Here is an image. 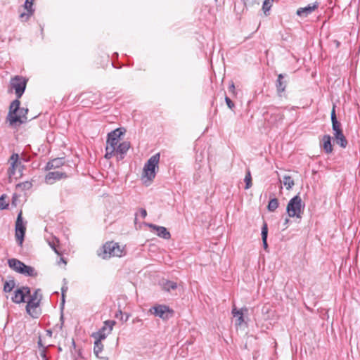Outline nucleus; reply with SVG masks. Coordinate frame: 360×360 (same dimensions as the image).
<instances>
[{"label": "nucleus", "mask_w": 360, "mask_h": 360, "mask_svg": "<svg viewBox=\"0 0 360 360\" xmlns=\"http://www.w3.org/2000/svg\"><path fill=\"white\" fill-rule=\"evenodd\" d=\"M20 101L18 99L13 101L9 106L6 122L11 128H17L27 121V114L28 108H20Z\"/></svg>", "instance_id": "obj_1"}, {"label": "nucleus", "mask_w": 360, "mask_h": 360, "mask_svg": "<svg viewBox=\"0 0 360 360\" xmlns=\"http://www.w3.org/2000/svg\"><path fill=\"white\" fill-rule=\"evenodd\" d=\"M304 204L299 195L291 198L286 207V212L290 217L301 218L304 212Z\"/></svg>", "instance_id": "obj_2"}, {"label": "nucleus", "mask_w": 360, "mask_h": 360, "mask_svg": "<svg viewBox=\"0 0 360 360\" xmlns=\"http://www.w3.org/2000/svg\"><path fill=\"white\" fill-rule=\"evenodd\" d=\"M27 82V80L22 76H15L10 81L8 92L15 90L16 99L19 100L25 91Z\"/></svg>", "instance_id": "obj_3"}, {"label": "nucleus", "mask_w": 360, "mask_h": 360, "mask_svg": "<svg viewBox=\"0 0 360 360\" xmlns=\"http://www.w3.org/2000/svg\"><path fill=\"white\" fill-rule=\"evenodd\" d=\"M102 253H98L103 259H107L111 257H121L122 255V250L117 243L113 241L105 243L102 248Z\"/></svg>", "instance_id": "obj_4"}, {"label": "nucleus", "mask_w": 360, "mask_h": 360, "mask_svg": "<svg viewBox=\"0 0 360 360\" xmlns=\"http://www.w3.org/2000/svg\"><path fill=\"white\" fill-rule=\"evenodd\" d=\"M160 161V153H156L151 156L143 167V173L149 180H152L155 176V168L158 167Z\"/></svg>", "instance_id": "obj_5"}, {"label": "nucleus", "mask_w": 360, "mask_h": 360, "mask_svg": "<svg viewBox=\"0 0 360 360\" xmlns=\"http://www.w3.org/2000/svg\"><path fill=\"white\" fill-rule=\"evenodd\" d=\"M15 231L16 241L20 246H22L26 231V227L23 223L22 217V211H20L18 214L15 221Z\"/></svg>", "instance_id": "obj_6"}, {"label": "nucleus", "mask_w": 360, "mask_h": 360, "mask_svg": "<svg viewBox=\"0 0 360 360\" xmlns=\"http://www.w3.org/2000/svg\"><path fill=\"white\" fill-rule=\"evenodd\" d=\"M29 295L30 296V297L26 305V311L31 316L34 317L33 311H32V310H34L39 306L40 302L42 299L41 290L37 289L35 290L32 295Z\"/></svg>", "instance_id": "obj_7"}, {"label": "nucleus", "mask_w": 360, "mask_h": 360, "mask_svg": "<svg viewBox=\"0 0 360 360\" xmlns=\"http://www.w3.org/2000/svg\"><path fill=\"white\" fill-rule=\"evenodd\" d=\"M115 323L116 322L113 320H107L104 321L103 326L101 328H100L96 333H94L92 336L94 338L104 340L107 335L111 333Z\"/></svg>", "instance_id": "obj_8"}, {"label": "nucleus", "mask_w": 360, "mask_h": 360, "mask_svg": "<svg viewBox=\"0 0 360 360\" xmlns=\"http://www.w3.org/2000/svg\"><path fill=\"white\" fill-rule=\"evenodd\" d=\"M30 295V288L27 286H22L17 288L11 296V300L16 304L25 302V297Z\"/></svg>", "instance_id": "obj_9"}, {"label": "nucleus", "mask_w": 360, "mask_h": 360, "mask_svg": "<svg viewBox=\"0 0 360 360\" xmlns=\"http://www.w3.org/2000/svg\"><path fill=\"white\" fill-rule=\"evenodd\" d=\"M125 130L122 128H117L108 134L107 146L115 148L117 146L119 139L124 134Z\"/></svg>", "instance_id": "obj_10"}, {"label": "nucleus", "mask_w": 360, "mask_h": 360, "mask_svg": "<svg viewBox=\"0 0 360 360\" xmlns=\"http://www.w3.org/2000/svg\"><path fill=\"white\" fill-rule=\"evenodd\" d=\"M153 314L164 320L169 319L173 315V310L166 305H158L153 307Z\"/></svg>", "instance_id": "obj_11"}, {"label": "nucleus", "mask_w": 360, "mask_h": 360, "mask_svg": "<svg viewBox=\"0 0 360 360\" xmlns=\"http://www.w3.org/2000/svg\"><path fill=\"white\" fill-rule=\"evenodd\" d=\"M67 177L68 175L65 172L59 171L49 172L45 176V182L48 184H53L56 181Z\"/></svg>", "instance_id": "obj_12"}, {"label": "nucleus", "mask_w": 360, "mask_h": 360, "mask_svg": "<svg viewBox=\"0 0 360 360\" xmlns=\"http://www.w3.org/2000/svg\"><path fill=\"white\" fill-rule=\"evenodd\" d=\"M319 5V4L316 1L311 4H309L305 7L298 8L296 13L300 17H307L309 14L318 8Z\"/></svg>", "instance_id": "obj_13"}, {"label": "nucleus", "mask_w": 360, "mask_h": 360, "mask_svg": "<svg viewBox=\"0 0 360 360\" xmlns=\"http://www.w3.org/2000/svg\"><path fill=\"white\" fill-rule=\"evenodd\" d=\"M148 226L152 229L156 231V234L164 239H169L171 238L170 233L164 226H158L153 224H148Z\"/></svg>", "instance_id": "obj_14"}, {"label": "nucleus", "mask_w": 360, "mask_h": 360, "mask_svg": "<svg viewBox=\"0 0 360 360\" xmlns=\"http://www.w3.org/2000/svg\"><path fill=\"white\" fill-rule=\"evenodd\" d=\"M33 1L32 0H25L24 4L25 9L27 10V12L22 13L20 15V18L22 21H27L34 13V9H32Z\"/></svg>", "instance_id": "obj_15"}, {"label": "nucleus", "mask_w": 360, "mask_h": 360, "mask_svg": "<svg viewBox=\"0 0 360 360\" xmlns=\"http://www.w3.org/2000/svg\"><path fill=\"white\" fill-rule=\"evenodd\" d=\"M285 76L286 75L279 74L276 81V91L279 96H282V93L285 91L287 86V82L283 80Z\"/></svg>", "instance_id": "obj_16"}, {"label": "nucleus", "mask_w": 360, "mask_h": 360, "mask_svg": "<svg viewBox=\"0 0 360 360\" xmlns=\"http://www.w3.org/2000/svg\"><path fill=\"white\" fill-rule=\"evenodd\" d=\"M243 311H248V309L242 308L241 309L238 310L236 309V307H234L232 309L233 316L237 318V319L236 320V326H241L242 323L244 322Z\"/></svg>", "instance_id": "obj_17"}, {"label": "nucleus", "mask_w": 360, "mask_h": 360, "mask_svg": "<svg viewBox=\"0 0 360 360\" xmlns=\"http://www.w3.org/2000/svg\"><path fill=\"white\" fill-rule=\"evenodd\" d=\"M64 158H55L47 162L45 169L51 170L59 168L64 165Z\"/></svg>", "instance_id": "obj_18"}, {"label": "nucleus", "mask_w": 360, "mask_h": 360, "mask_svg": "<svg viewBox=\"0 0 360 360\" xmlns=\"http://www.w3.org/2000/svg\"><path fill=\"white\" fill-rule=\"evenodd\" d=\"M331 122H332V129L335 132H338L339 131H342L340 128V123L338 121L336 114H335V105H333L332 111H331Z\"/></svg>", "instance_id": "obj_19"}, {"label": "nucleus", "mask_w": 360, "mask_h": 360, "mask_svg": "<svg viewBox=\"0 0 360 360\" xmlns=\"http://www.w3.org/2000/svg\"><path fill=\"white\" fill-rule=\"evenodd\" d=\"M129 148L130 143L129 141H124L117 146L115 150L117 153L120 154V159L124 158V155L127 153Z\"/></svg>", "instance_id": "obj_20"}, {"label": "nucleus", "mask_w": 360, "mask_h": 360, "mask_svg": "<svg viewBox=\"0 0 360 360\" xmlns=\"http://www.w3.org/2000/svg\"><path fill=\"white\" fill-rule=\"evenodd\" d=\"M334 137L336 140L337 144H338L342 148H346L347 145V141L345 136H344L342 131L335 132Z\"/></svg>", "instance_id": "obj_21"}, {"label": "nucleus", "mask_w": 360, "mask_h": 360, "mask_svg": "<svg viewBox=\"0 0 360 360\" xmlns=\"http://www.w3.org/2000/svg\"><path fill=\"white\" fill-rule=\"evenodd\" d=\"M19 274L31 277H34L37 275V273L35 271V269L33 267L27 266L23 262Z\"/></svg>", "instance_id": "obj_22"}, {"label": "nucleus", "mask_w": 360, "mask_h": 360, "mask_svg": "<svg viewBox=\"0 0 360 360\" xmlns=\"http://www.w3.org/2000/svg\"><path fill=\"white\" fill-rule=\"evenodd\" d=\"M322 147L326 153H330L333 151L331 137L330 135L323 136Z\"/></svg>", "instance_id": "obj_23"}, {"label": "nucleus", "mask_w": 360, "mask_h": 360, "mask_svg": "<svg viewBox=\"0 0 360 360\" xmlns=\"http://www.w3.org/2000/svg\"><path fill=\"white\" fill-rule=\"evenodd\" d=\"M8 264L11 269H12L13 270L18 273H20V269L22 268V262L17 259L12 258L8 260Z\"/></svg>", "instance_id": "obj_24"}, {"label": "nucleus", "mask_w": 360, "mask_h": 360, "mask_svg": "<svg viewBox=\"0 0 360 360\" xmlns=\"http://www.w3.org/2000/svg\"><path fill=\"white\" fill-rule=\"evenodd\" d=\"M283 117L284 116L281 112L276 111L271 115L269 122L271 124H276L278 122H282L283 120Z\"/></svg>", "instance_id": "obj_25"}, {"label": "nucleus", "mask_w": 360, "mask_h": 360, "mask_svg": "<svg viewBox=\"0 0 360 360\" xmlns=\"http://www.w3.org/2000/svg\"><path fill=\"white\" fill-rule=\"evenodd\" d=\"M177 288L176 282L172 281H166L162 284V288L164 290L169 292L172 290H175Z\"/></svg>", "instance_id": "obj_26"}, {"label": "nucleus", "mask_w": 360, "mask_h": 360, "mask_svg": "<svg viewBox=\"0 0 360 360\" xmlns=\"http://www.w3.org/2000/svg\"><path fill=\"white\" fill-rule=\"evenodd\" d=\"M283 184L285 186L287 190H290L295 185L294 180L289 175H285L283 176Z\"/></svg>", "instance_id": "obj_27"}, {"label": "nucleus", "mask_w": 360, "mask_h": 360, "mask_svg": "<svg viewBox=\"0 0 360 360\" xmlns=\"http://www.w3.org/2000/svg\"><path fill=\"white\" fill-rule=\"evenodd\" d=\"M96 341L94 342V352L96 356H98V354L103 351V345L101 343V340L98 338H95Z\"/></svg>", "instance_id": "obj_28"}, {"label": "nucleus", "mask_w": 360, "mask_h": 360, "mask_svg": "<svg viewBox=\"0 0 360 360\" xmlns=\"http://www.w3.org/2000/svg\"><path fill=\"white\" fill-rule=\"evenodd\" d=\"M15 283L13 279L6 281H5L4 285V291L5 292H10L13 290V289L15 288Z\"/></svg>", "instance_id": "obj_29"}, {"label": "nucleus", "mask_w": 360, "mask_h": 360, "mask_svg": "<svg viewBox=\"0 0 360 360\" xmlns=\"http://www.w3.org/2000/svg\"><path fill=\"white\" fill-rule=\"evenodd\" d=\"M278 200L277 198H274L269 200L267 209L269 212H274L278 207Z\"/></svg>", "instance_id": "obj_30"}, {"label": "nucleus", "mask_w": 360, "mask_h": 360, "mask_svg": "<svg viewBox=\"0 0 360 360\" xmlns=\"http://www.w3.org/2000/svg\"><path fill=\"white\" fill-rule=\"evenodd\" d=\"M59 243V240L56 238H53L52 240L49 241V245L54 250L58 255H61V252L58 250L57 247Z\"/></svg>", "instance_id": "obj_31"}, {"label": "nucleus", "mask_w": 360, "mask_h": 360, "mask_svg": "<svg viewBox=\"0 0 360 360\" xmlns=\"http://www.w3.org/2000/svg\"><path fill=\"white\" fill-rule=\"evenodd\" d=\"M32 186V184L31 182L25 181V182L18 184L16 185V189L22 191L29 190L30 188H31Z\"/></svg>", "instance_id": "obj_32"}, {"label": "nucleus", "mask_w": 360, "mask_h": 360, "mask_svg": "<svg viewBox=\"0 0 360 360\" xmlns=\"http://www.w3.org/2000/svg\"><path fill=\"white\" fill-rule=\"evenodd\" d=\"M244 181L245 182V189H249L252 186V177L249 170L246 173Z\"/></svg>", "instance_id": "obj_33"}, {"label": "nucleus", "mask_w": 360, "mask_h": 360, "mask_svg": "<svg viewBox=\"0 0 360 360\" xmlns=\"http://www.w3.org/2000/svg\"><path fill=\"white\" fill-rule=\"evenodd\" d=\"M115 149H116L115 148H113V147H111L109 146H106L105 158L106 159L111 158L112 157L114 153L116 151Z\"/></svg>", "instance_id": "obj_34"}, {"label": "nucleus", "mask_w": 360, "mask_h": 360, "mask_svg": "<svg viewBox=\"0 0 360 360\" xmlns=\"http://www.w3.org/2000/svg\"><path fill=\"white\" fill-rule=\"evenodd\" d=\"M274 1V0H264L262 5V10L264 11V13L270 10Z\"/></svg>", "instance_id": "obj_35"}, {"label": "nucleus", "mask_w": 360, "mask_h": 360, "mask_svg": "<svg viewBox=\"0 0 360 360\" xmlns=\"http://www.w3.org/2000/svg\"><path fill=\"white\" fill-rule=\"evenodd\" d=\"M262 239H267L268 236V227L267 224L266 222L264 223L262 227Z\"/></svg>", "instance_id": "obj_36"}, {"label": "nucleus", "mask_w": 360, "mask_h": 360, "mask_svg": "<svg viewBox=\"0 0 360 360\" xmlns=\"http://www.w3.org/2000/svg\"><path fill=\"white\" fill-rule=\"evenodd\" d=\"M8 205L6 202V198L4 195H1L0 197V210H4L8 207Z\"/></svg>", "instance_id": "obj_37"}, {"label": "nucleus", "mask_w": 360, "mask_h": 360, "mask_svg": "<svg viewBox=\"0 0 360 360\" xmlns=\"http://www.w3.org/2000/svg\"><path fill=\"white\" fill-rule=\"evenodd\" d=\"M19 156L17 153H13L10 158V162H13V164L18 163Z\"/></svg>", "instance_id": "obj_38"}, {"label": "nucleus", "mask_w": 360, "mask_h": 360, "mask_svg": "<svg viewBox=\"0 0 360 360\" xmlns=\"http://www.w3.org/2000/svg\"><path fill=\"white\" fill-rule=\"evenodd\" d=\"M225 101H226L227 106L230 109H233L234 108L235 105H234L233 102L230 99V98H229L228 96H226Z\"/></svg>", "instance_id": "obj_39"}, {"label": "nucleus", "mask_w": 360, "mask_h": 360, "mask_svg": "<svg viewBox=\"0 0 360 360\" xmlns=\"http://www.w3.org/2000/svg\"><path fill=\"white\" fill-rule=\"evenodd\" d=\"M18 164H13V162L11 163V168L9 169V174L10 175H13L15 173V167H17Z\"/></svg>", "instance_id": "obj_40"}, {"label": "nucleus", "mask_w": 360, "mask_h": 360, "mask_svg": "<svg viewBox=\"0 0 360 360\" xmlns=\"http://www.w3.org/2000/svg\"><path fill=\"white\" fill-rule=\"evenodd\" d=\"M62 290V303L65 302V292L68 290L67 286H63L61 288Z\"/></svg>", "instance_id": "obj_41"}, {"label": "nucleus", "mask_w": 360, "mask_h": 360, "mask_svg": "<svg viewBox=\"0 0 360 360\" xmlns=\"http://www.w3.org/2000/svg\"><path fill=\"white\" fill-rule=\"evenodd\" d=\"M115 317L117 319H120L121 320H123L122 311L121 310L117 311L115 314Z\"/></svg>", "instance_id": "obj_42"}, {"label": "nucleus", "mask_w": 360, "mask_h": 360, "mask_svg": "<svg viewBox=\"0 0 360 360\" xmlns=\"http://www.w3.org/2000/svg\"><path fill=\"white\" fill-rule=\"evenodd\" d=\"M140 215L142 218H145L147 216V212L145 209L141 208L140 210Z\"/></svg>", "instance_id": "obj_43"}, {"label": "nucleus", "mask_w": 360, "mask_h": 360, "mask_svg": "<svg viewBox=\"0 0 360 360\" xmlns=\"http://www.w3.org/2000/svg\"><path fill=\"white\" fill-rule=\"evenodd\" d=\"M262 243H263V247H264V250H266L268 248V244H267V239H262Z\"/></svg>", "instance_id": "obj_44"}, {"label": "nucleus", "mask_w": 360, "mask_h": 360, "mask_svg": "<svg viewBox=\"0 0 360 360\" xmlns=\"http://www.w3.org/2000/svg\"><path fill=\"white\" fill-rule=\"evenodd\" d=\"M37 344H38V346H39V348H41V347L43 348V349L44 348V345L42 344L41 339L40 337L39 338V340H38Z\"/></svg>", "instance_id": "obj_45"}, {"label": "nucleus", "mask_w": 360, "mask_h": 360, "mask_svg": "<svg viewBox=\"0 0 360 360\" xmlns=\"http://www.w3.org/2000/svg\"><path fill=\"white\" fill-rule=\"evenodd\" d=\"M235 90V86L233 84V83H232L230 86H229V91H231V92H233Z\"/></svg>", "instance_id": "obj_46"}, {"label": "nucleus", "mask_w": 360, "mask_h": 360, "mask_svg": "<svg viewBox=\"0 0 360 360\" xmlns=\"http://www.w3.org/2000/svg\"><path fill=\"white\" fill-rule=\"evenodd\" d=\"M60 262H63V263H64L65 264H66V263H67V262H66V261H65V260L64 259V258H63V257H60V261L58 262V264H59Z\"/></svg>", "instance_id": "obj_47"}, {"label": "nucleus", "mask_w": 360, "mask_h": 360, "mask_svg": "<svg viewBox=\"0 0 360 360\" xmlns=\"http://www.w3.org/2000/svg\"><path fill=\"white\" fill-rule=\"evenodd\" d=\"M128 319H129V315L127 314L125 317H123V320L122 321L124 322H126V321H127Z\"/></svg>", "instance_id": "obj_48"}, {"label": "nucleus", "mask_w": 360, "mask_h": 360, "mask_svg": "<svg viewBox=\"0 0 360 360\" xmlns=\"http://www.w3.org/2000/svg\"><path fill=\"white\" fill-rule=\"evenodd\" d=\"M41 356L43 358H44V359L46 358L45 350L44 349L42 350V352L41 353Z\"/></svg>", "instance_id": "obj_49"}, {"label": "nucleus", "mask_w": 360, "mask_h": 360, "mask_svg": "<svg viewBox=\"0 0 360 360\" xmlns=\"http://www.w3.org/2000/svg\"><path fill=\"white\" fill-rule=\"evenodd\" d=\"M334 42H335V44L336 45V47H339L340 46V43L338 40H335Z\"/></svg>", "instance_id": "obj_50"}, {"label": "nucleus", "mask_w": 360, "mask_h": 360, "mask_svg": "<svg viewBox=\"0 0 360 360\" xmlns=\"http://www.w3.org/2000/svg\"><path fill=\"white\" fill-rule=\"evenodd\" d=\"M289 222V219H285V222H284V225H287Z\"/></svg>", "instance_id": "obj_51"}, {"label": "nucleus", "mask_w": 360, "mask_h": 360, "mask_svg": "<svg viewBox=\"0 0 360 360\" xmlns=\"http://www.w3.org/2000/svg\"><path fill=\"white\" fill-rule=\"evenodd\" d=\"M72 344L74 346V347H75V342L74 340H72Z\"/></svg>", "instance_id": "obj_52"}]
</instances>
